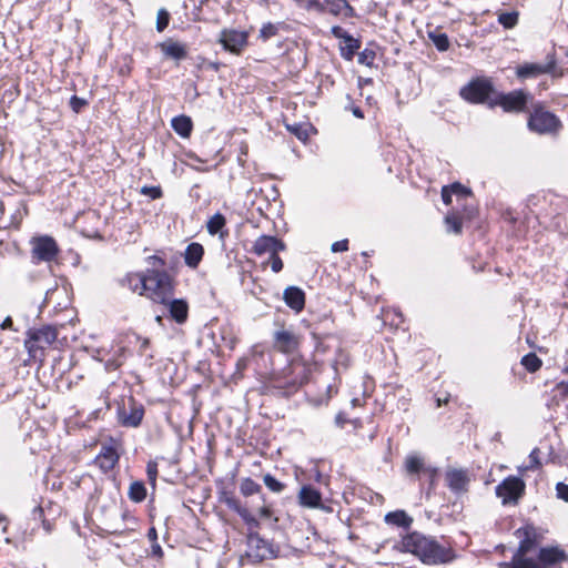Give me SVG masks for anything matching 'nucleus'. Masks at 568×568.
Masks as SVG:
<instances>
[{
    "mask_svg": "<svg viewBox=\"0 0 568 568\" xmlns=\"http://www.w3.org/2000/svg\"><path fill=\"white\" fill-rule=\"evenodd\" d=\"M154 267L164 266V261L159 256H150ZM121 284L128 286L132 292L146 296L155 303L165 304L172 294V283L165 271L150 268L145 272L126 274Z\"/></svg>",
    "mask_w": 568,
    "mask_h": 568,
    "instance_id": "nucleus-1",
    "label": "nucleus"
},
{
    "mask_svg": "<svg viewBox=\"0 0 568 568\" xmlns=\"http://www.w3.org/2000/svg\"><path fill=\"white\" fill-rule=\"evenodd\" d=\"M400 549L417 557L429 566L445 565L455 559V551L446 540H437L418 531L405 535L400 540Z\"/></svg>",
    "mask_w": 568,
    "mask_h": 568,
    "instance_id": "nucleus-2",
    "label": "nucleus"
},
{
    "mask_svg": "<svg viewBox=\"0 0 568 568\" xmlns=\"http://www.w3.org/2000/svg\"><path fill=\"white\" fill-rule=\"evenodd\" d=\"M27 335L24 346L29 355L36 358L39 351H44L55 342L58 329L54 326L45 325L40 328H30Z\"/></svg>",
    "mask_w": 568,
    "mask_h": 568,
    "instance_id": "nucleus-3",
    "label": "nucleus"
},
{
    "mask_svg": "<svg viewBox=\"0 0 568 568\" xmlns=\"http://www.w3.org/2000/svg\"><path fill=\"white\" fill-rule=\"evenodd\" d=\"M527 124L530 131L538 134L555 133L561 126L560 120L540 104L534 106Z\"/></svg>",
    "mask_w": 568,
    "mask_h": 568,
    "instance_id": "nucleus-4",
    "label": "nucleus"
},
{
    "mask_svg": "<svg viewBox=\"0 0 568 568\" xmlns=\"http://www.w3.org/2000/svg\"><path fill=\"white\" fill-rule=\"evenodd\" d=\"M495 90L489 79L477 78L470 81L467 85L462 88L460 95L471 103H487L493 102L491 95Z\"/></svg>",
    "mask_w": 568,
    "mask_h": 568,
    "instance_id": "nucleus-5",
    "label": "nucleus"
},
{
    "mask_svg": "<svg viewBox=\"0 0 568 568\" xmlns=\"http://www.w3.org/2000/svg\"><path fill=\"white\" fill-rule=\"evenodd\" d=\"M31 257L34 263H51L59 255V246L57 241L49 235L33 236L30 241Z\"/></svg>",
    "mask_w": 568,
    "mask_h": 568,
    "instance_id": "nucleus-6",
    "label": "nucleus"
},
{
    "mask_svg": "<svg viewBox=\"0 0 568 568\" xmlns=\"http://www.w3.org/2000/svg\"><path fill=\"white\" fill-rule=\"evenodd\" d=\"M525 488L526 485L521 478L508 476L496 486V495L501 498L503 505H516L525 494Z\"/></svg>",
    "mask_w": 568,
    "mask_h": 568,
    "instance_id": "nucleus-7",
    "label": "nucleus"
},
{
    "mask_svg": "<svg viewBox=\"0 0 568 568\" xmlns=\"http://www.w3.org/2000/svg\"><path fill=\"white\" fill-rule=\"evenodd\" d=\"M528 98L529 95L521 90L507 94L500 93L496 95L493 102H489V106L500 105L506 112H520L525 109Z\"/></svg>",
    "mask_w": 568,
    "mask_h": 568,
    "instance_id": "nucleus-8",
    "label": "nucleus"
},
{
    "mask_svg": "<svg viewBox=\"0 0 568 568\" xmlns=\"http://www.w3.org/2000/svg\"><path fill=\"white\" fill-rule=\"evenodd\" d=\"M219 42L226 51L239 55L247 45L248 32L235 29H223L220 33Z\"/></svg>",
    "mask_w": 568,
    "mask_h": 568,
    "instance_id": "nucleus-9",
    "label": "nucleus"
},
{
    "mask_svg": "<svg viewBox=\"0 0 568 568\" xmlns=\"http://www.w3.org/2000/svg\"><path fill=\"white\" fill-rule=\"evenodd\" d=\"M144 416V407L138 404L132 397L128 405L123 404L118 409L119 423L124 427L135 428L141 425Z\"/></svg>",
    "mask_w": 568,
    "mask_h": 568,
    "instance_id": "nucleus-10",
    "label": "nucleus"
},
{
    "mask_svg": "<svg viewBox=\"0 0 568 568\" xmlns=\"http://www.w3.org/2000/svg\"><path fill=\"white\" fill-rule=\"evenodd\" d=\"M247 556L255 561H262L268 557L275 556L273 546L261 538L258 534H250L247 536Z\"/></svg>",
    "mask_w": 568,
    "mask_h": 568,
    "instance_id": "nucleus-11",
    "label": "nucleus"
},
{
    "mask_svg": "<svg viewBox=\"0 0 568 568\" xmlns=\"http://www.w3.org/2000/svg\"><path fill=\"white\" fill-rule=\"evenodd\" d=\"M119 458L120 456L116 448V442L110 439L108 444L102 445L94 463L104 474H106L115 467Z\"/></svg>",
    "mask_w": 568,
    "mask_h": 568,
    "instance_id": "nucleus-12",
    "label": "nucleus"
},
{
    "mask_svg": "<svg viewBox=\"0 0 568 568\" xmlns=\"http://www.w3.org/2000/svg\"><path fill=\"white\" fill-rule=\"evenodd\" d=\"M515 535L520 538V541L514 554H535L538 545V535L536 528L532 525H526L518 528Z\"/></svg>",
    "mask_w": 568,
    "mask_h": 568,
    "instance_id": "nucleus-13",
    "label": "nucleus"
},
{
    "mask_svg": "<svg viewBox=\"0 0 568 568\" xmlns=\"http://www.w3.org/2000/svg\"><path fill=\"white\" fill-rule=\"evenodd\" d=\"M540 568H550L557 564L568 560V554L559 547H541L538 551Z\"/></svg>",
    "mask_w": 568,
    "mask_h": 568,
    "instance_id": "nucleus-14",
    "label": "nucleus"
},
{
    "mask_svg": "<svg viewBox=\"0 0 568 568\" xmlns=\"http://www.w3.org/2000/svg\"><path fill=\"white\" fill-rule=\"evenodd\" d=\"M300 504L304 507L308 508H320L326 513H331L332 508L329 506H325L322 503L321 493L311 485L303 486L298 494Z\"/></svg>",
    "mask_w": 568,
    "mask_h": 568,
    "instance_id": "nucleus-15",
    "label": "nucleus"
},
{
    "mask_svg": "<svg viewBox=\"0 0 568 568\" xmlns=\"http://www.w3.org/2000/svg\"><path fill=\"white\" fill-rule=\"evenodd\" d=\"M555 65L556 61L554 59H550L547 63H524L517 67L516 74L520 79L537 78L550 73Z\"/></svg>",
    "mask_w": 568,
    "mask_h": 568,
    "instance_id": "nucleus-16",
    "label": "nucleus"
},
{
    "mask_svg": "<svg viewBox=\"0 0 568 568\" xmlns=\"http://www.w3.org/2000/svg\"><path fill=\"white\" fill-rule=\"evenodd\" d=\"M285 250V244L275 236L262 235L253 244V252L256 255L278 253Z\"/></svg>",
    "mask_w": 568,
    "mask_h": 568,
    "instance_id": "nucleus-17",
    "label": "nucleus"
},
{
    "mask_svg": "<svg viewBox=\"0 0 568 568\" xmlns=\"http://www.w3.org/2000/svg\"><path fill=\"white\" fill-rule=\"evenodd\" d=\"M163 55L175 61L184 60L187 57V47L184 43L168 39L159 44Z\"/></svg>",
    "mask_w": 568,
    "mask_h": 568,
    "instance_id": "nucleus-18",
    "label": "nucleus"
},
{
    "mask_svg": "<svg viewBox=\"0 0 568 568\" xmlns=\"http://www.w3.org/2000/svg\"><path fill=\"white\" fill-rule=\"evenodd\" d=\"M538 555L536 554H514L510 561L499 564L500 568H540Z\"/></svg>",
    "mask_w": 568,
    "mask_h": 568,
    "instance_id": "nucleus-19",
    "label": "nucleus"
},
{
    "mask_svg": "<svg viewBox=\"0 0 568 568\" xmlns=\"http://www.w3.org/2000/svg\"><path fill=\"white\" fill-rule=\"evenodd\" d=\"M285 304L295 312H301L305 306V293L297 286H288L284 290Z\"/></svg>",
    "mask_w": 568,
    "mask_h": 568,
    "instance_id": "nucleus-20",
    "label": "nucleus"
},
{
    "mask_svg": "<svg viewBox=\"0 0 568 568\" xmlns=\"http://www.w3.org/2000/svg\"><path fill=\"white\" fill-rule=\"evenodd\" d=\"M274 345L282 353H291L297 347V338L286 329H280L274 333Z\"/></svg>",
    "mask_w": 568,
    "mask_h": 568,
    "instance_id": "nucleus-21",
    "label": "nucleus"
},
{
    "mask_svg": "<svg viewBox=\"0 0 568 568\" xmlns=\"http://www.w3.org/2000/svg\"><path fill=\"white\" fill-rule=\"evenodd\" d=\"M290 372L295 374V377L285 382L277 381L278 387H287L288 392H295L306 381V369L300 364H292L288 366Z\"/></svg>",
    "mask_w": 568,
    "mask_h": 568,
    "instance_id": "nucleus-22",
    "label": "nucleus"
},
{
    "mask_svg": "<svg viewBox=\"0 0 568 568\" xmlns=\"http://www.w3.org/2000/svg\"><path fill=\"white\" fill-rule=\"evenodd\" d=\"M405 470L409 475H416L420 471L429 473L430 477L433 478L436 475V469L425 467L424 458L416 455L410 454L405 458Z\"/></svg>",
    "mask_w": 568,
    "mask_h": 568,
    "instance_id": "nucleus-23",
    "label": "nucleus"
},
{
    "mask_svg": "<svg viewBox=\"0 0 568 568\" xmlns=\"http://www.w3.org/2000/svg\"><path fill=\"white\" fill-rule=\"evenodd\" d=\"M447 486L455 493L465 491L468 478L466 473L462 469H450L446 473Z\"/></svg>",
    "mask_w": 568,
    "mask_h": 568,
    "instance_id": "nucleus-24",
    "label": "nucleus"
},
{
    "mask_svg": "<svg viewBox=\"0 0 568 568\" xmlns=\"http://www.w3.org/2000/svg\"><path fill=\"white\" fill-rule=\"evenodd\" d=\"M204 255V247L197 242L190 243L184 252V263L190 268H196Z\"/></svg>",
    "mask_w": 568,
    "mask_h": 568,
    "instance_id": "nucleus-25",
    "label": "nucleus"
},
{
    "mask_svg": "<svg viewBox=\"0 0 568 568\" xmlns=\"http://www.w3.org/2000/svg\"><path fill=\"white\" fill-rule=\"evenodd\" d=\"M169 306L171 317L178 323L183 324L189 316V305L184 300H168L165 303Z\"/></svg>",
    "mask_w": 568,
    "mask_h": 568,
    "instance_id": "nucleus-26",
    "label": "nucleus"
},
{
    "mask_svg": "<svg viewBox=\"0 0 568 568\" xmlns=\"http://www.w3.org/2000/svg\"><path fill=\"white\" fill-rule=\"evenodd\" d=\"M173 130L182 138H189L192 132V121L186 115H179L172 119Z\"/></svg>",
    "mask_w": 568,
    "mask_h": 568,
    "instance_id": "nucleus-27",
    "label": "nucleus"
},
{
    "mask_svg": "<svg viewBox=\"0 0 568 568\" xmlns=\"http://www.w3.org/2000/svg\"><path fill=\"white\" fill-rule=\"evenodd\" d=\"M385 521L397 527L409 528L413 524V518L409 517L404 510H396L388 513L385 516Z\"/></svg>",
    "mask_w": 568,
    "mask_h": 568,
    "instance_id": "nucleus-28",
    "label": "nucleus"
},
{
    "mask_svg": "<svg viewBox=\"0 0 568 568\" xmlns=\"http://www.w3.org/2000/svg\"><path fill=\"white\" fill-rule=\"evenodd\" d=\"M329 12L334 16L343 14L344 17H353L354 9L346 0H338L327 3Z\"/></svg>",
    "mask_w": 568,
    "mask_h": 568,
    "instance_id": "nucleus-29",
    "label": "nucleus"
},
{
    "mask_svg": "<svg viewBox=\"0 0 568 568\" xmlns=\"http://www.w3.org/2000/svg\"><path fill=\"white\" fill-rule=\"evenodd\" d=\"M359 48V40L353 38L352 36L345 37L344 45L341 48V54L344 59L352 60Z\"/></svg>",
    "mask_w": 568,
    "mask_h": 568,
    "instance_id": "nucleus-30",
    "label": "nucleus"
},
{
    "mask_svg": "<svg viewBox=\"0 0 568 568\" xmlns=\"http://www.w3.org/2000/svg\"><path fill=\"white\" fill-rule=\"evenodd\" d=\"M428 38L432 40L436 49L440 52L447 51L449 48V39L446 33L437 30L428 31Z\"/></svg>",
    "mask_w": 568,
    "mask_h": 568,
    "instance_id": "nucleus-31",
    "label": "nucleus"
},
{
    "mask_svg": "<svg viewBox=\"0 0 568 568\" xmlns=\"http://www.w3.org/2000/svg\"><path fill=\"white\" fill-rule=\"evenodd\" d=\"M129 498L134 503H141L146 497V488L142 481H133L129 487Z\"/></svg>",
    "mask_w": 568,
    "mask_h": 568,
    "instance_id": "nucleus-32",
    "label": "nucleus"
},
{
    "mask_svg": "<svg viewBox=\"0 0 568 568\" xmlns=\"http://www.w3.org/2000/svg\"><path fill=\"white\" fill-rule=\"evenodd\" d=\"M225 217L221 213H215L206 223L207 232L215 235L225 226Z\"/></svg>",
    "mask_w": 568,
    "mask_h": 568,
    "instance_id": "nucleus-33",
    "label": "nucleus"
},
{
    "mask_svg": "<svg viewBox=\"0 0 568 568\" xmlns=\"http://www.w3.org/2000/svg\"><path fill=\"white\" fill-rule=\"evenodd\" d=\"M521 364L528 372L535 373L541 367L542 362L535 353H529L521 358Z\"/></svg>",
    "mask_w": 568,
    "mask_h": 568,
    "instance_id": "nucleus-34",
    "label": "nucleus"
},
{
    "mask_svg": "<svg viewBox=\"0 0 568 568\" xmlns=\"http://www.w3.org/2000/svg\"><path fill=\"white\" fill-rule=\"evenodd\" d=\"M519 13L517 11L501 12L498 14V22L505 29H513L518 23Z\"/></svg>",
    "mask_w": 568,
    "mask_h": 568,
    "instance_id": "nucleus-35",
    "label": "nucleus"
},
{
    "mask_svg": "<svg viewBox=\"0 0 568 568\" xmlns=\"http://www.w3.org/2000/svg\"><path fill=\"white\" fill-rule=\"evenodd\" d=\"M261 490V486L251 478H244L240 485V491L244 496H252Z\"/></svg>",
    "mask_w": 568,
    "mask_h": 568,
    "instance_id": "nucleus-36",
    "label": "nucleus"
},
{
    "mask_svg": "<svg viewBox=\"0 0 568 568\" xmlns=\"http://www.w3.org/2000/svg\"><path fill=\"white\" fill-rule=\"evenodd\" d=\"M278 32V26L272 22L264 23L260 29L258 38L263 41H267L271 38L275 37Z\"/></svg>",
    "mask_w": 568,
    "mask_h": 568,
    "instance_id": "nucleus-37",
    "label": "nucleus"
},
{
    "mask_svg": "<svg viewBox=\"0 0 568 568\" xmlns=\"http://www.w3.org/2000/svg\"><path fill=\"white\" fill-rule=\"evenodd\" d=\"M445 223L448 227V231H452L456 234L462 232V220L456 214H449L445 217Z\"/></svg>",
    "mask_w": 568,
    "mask_h": 568,
    "instance_id": "nucleus-38",
    "label": "nucleus"
},
{
    "mask_svg": "<svg viewBox=\"0 0 568 568\" xmlns=\"http://www.w3.org/2000/svg\"><path fill=\"white\" fill-rule=\"evenodd\" d=\"M263 481L265 486L273 493H281L284 489V484L278 481L275 477L270 474L264 475Z\"/></svg>",
    "mask_w": 568,
    "mask_h": 568,
    "instance_id": "nucleus-39",
    "label": "nucleus"
},
{
    "mask_svg": "<svg viewBox=\"0 0 568 568\" xmlns=\"http://www.w3.org/2000/svg\"><path fill=\"white\" fill-rule=\"evenodd\" d=\"M170 22V13L165 9H160L156 14V30L159 32L164 31V29L169 26Z\"/></svg>",
    "mask_w": 568,
    "mask_h": 568,
    "instance_id": "nucleus-40",
    "label": "nucleus"
},
{
    "mask_svg": "<svg viewBox=\"0 0 568 568\" xmlns=\"http://www.w3.org/2000/svg\"><path fill=\"white\" fill-rule=\"evenodd\" d=\"M375 52L371 49H365L358 54V63L364 65H372L375 60Z\"/></svg>",
    "mask_w": 568,
    "mask_h": 568,
    "instance_id": "nucleus-41",
    "label": "nucleus"
},
{
    "mask_svg": "<svg viewBox=\"0 0 568 568\" xmlns=\"http://www.w3.org/2000/svg\"><path fill=\"white\" fill-rule=\"evenodd\" d=\"M141 194L150 196L152 200H156V199L162 197L163 192H162L161 186H148V185H144L141 189Z\"/></svg>",
    "mask_w": 568,
    "mask_h": 568,
    "instance_id": "nucleus-42",
    "label": "nucleus"
},
{
    "mask_svg": "<svg viewBox=\"0 0 568 568\" xmlns=\"http://www.w3.org/2000/svg\"><path fill=\"white\" fill-rule=\"evenodd\" d=\"M88 104V101L78 95H72L70 99V108L75 112L80 113L81 110Z\"/></svg>",
    "mask_w": 568,
    "mask_h": 568,
    "instance_id": "nucleus-43",
    "label": "nucleus"
},
{
    "mask_svg": "<svg viewBox=\"0 0 568 568\" xmlns=\"http://www.w3.org/2000/svg\"><path fill=\"white\" fill-rule=\"evenodd\" d=\"M237 514L248 526L258 527L257 519L251 515V513L247 510V508L243 507Z\"/></svg>",
    "mask_w": 568,
    "mask_h": 568,
    "instance_id": "nucleus-44",
    "label": "nucleus"
},
{
    "mask_svg": "<svg viewBox=\"0 0 568 568\" xmlns=\"http://www.w3.org/2000/svg\"><path fill=\"white\" fill-rule=\"evenodd\" d=\"M237 514L248 526L258 527L257 519L251 515V513L247 510V508L243 507Z\"/></svg>",
    "mask_w": 568,
    "mask_h": 568,
    "instance_id": "nucleus-45",
    "label": "nucleus"
},
{
    "mask_svg": "<svg viewBox=\"0 0 568 568\" xmlns=\"http://www.w3.org/2000/svg\"><path fill=\"white\" fill-rule=\"evenodd\" d=\"M539 455H540L539 448H534L531 450V453L529 454L530 464L526 467L527 469H537L541 466Z\"/></svg>",
    "mask_w": 568,
    "mask_h": 568,
    "instance_id": "nucleus-46",
    "label": "nucleus"
},
{
    "mask_svg": "<svg viewBox=\"0 0 568 568\" xmlns=\"http://www.w3.org/2000/svg\"><path fill=\"white\" fill-rule=\"evenodd\" d=\"M268 262H270L271 268L274 273H278L283 270V261L278 256V253L271 254Z\"/></svg>",
    "mask_w": 568,
    "mask_h": 568,
    "instance_id": "nucleus-47",
    "label": "nucleus"
},
{
    "mask_svg": "<svg viewBox=\"0 0 568 568\" xmlns=\"http://www.w3.org/2000/svg\"><path fill=\"white\" fill-rule=\"evenodd\" d=\"M556 496L558 499L564 500L565 503H568V484L565 483H557L556 485Z\"/></svg>",
    "mask_w": 568,
    "mask_h": 568,
    "instance_id": "nucleus-48",
    "label": "nucleus"
},
{
    "mask_svg": "<svg viewBox=\"0 0 568 568\" xmlns=\"http://www.w3.org/2000/svg\"><path fill=\"white\" fill-rule=\"evenodd\" d=\"M449 189L453 191L454 194H456L458 196L470 195V190L457 182L449 185Z\"/></svg>",
    "mask_w": 568,
    "mask_h": 568,
    "instance_id": "nucleus-49",
    "label": "nucleus"
},
{
    "mask_svg": "<svg viewBox=\"0 0 568 568\" xmlns=\"http://www.w3.org/2000/svg\"><path fill=\"white\" fill-rule=\"evenodd\" d=\"M224 501H225L226 506L230 509L234 510L235 513H239L243 508L240 500L236 499L235 497H227V498H225Z\"/></svg>",
    "mask_w": 568,
    "mask_h": 568,
    "instance_id": "nucleus-50",
    "label": "nucleus"
},
{
    "mask_svg": "<svg viewBox=\"0 0 568 568\" xmlns=\"http://www.w3.org/2000/svg\"><path fill=\"white\" fill-rule=\"evenodd\" d=\"M331 250L333 252H345V251L348 250V241L347 240H342V241L334 242L332 244Z\"/></svg>",
    "mask_w": 568,
    "mask_h": 568,
    "instance_id": "nucleus-51",
    "label": "nucleus"
},
{
    "mask_svg": "<svg viewBox=\"0 0 568 568\" xmlns=\"http://www.w3.org/2000/svg\"><path fill=\"white\" fill-rule=\"evenodd\" d=\"M331 32H332V34L335 38H339V39H343V40H345V37H349L351 36L339 26H334L332 28Z\"/></svg>",
    "mask_w": 568,
    "mask_h": 568,
    "instance_id": "nucleus-52",
    "label": "nucleus"
},
{
    "mask_svg": "<svg viewBox=\"0 0 568 568\" xmlns=\"http://www.w3.org/2000/svg\"><path fill=\"white\" fill-rule=\"evenodd\" d=\"M452 194L453 191L449 189V186H444L443 190H442V200L443 202L448 205L452 203Z\"/></svg>",
    "mask_w": 568,
    "mask_h": 568,
    "instance_id": "nucleus-53",
    "label": "nucleus"
},
{
    "mask_svg": "<svg viewBox=\"0 0 568 568\" xmlns=\"http://www.w3.org/2000/svg\"><path fill=\"white\" fill-rule=\"evenodd\" d=\"M146 471H148V477H149V479H150L152 483H154V481H155V479H156V476H158L156 464H151V463H149V464H148Z\"/></svg>",
    "mask_w": 568,
    "mask_h": 568,
    "instance_id": "nucleus-54",
    "label": "nucleus"
},
{
    "mask_svg": "<svg viewBox=\"0 0 568 568\" xmlns=\"http://www.w3.org/2000/svg\"><path fill=\"white\" fill-rule=\"evenodd\" d=\"M307 9H314L322 12L324 11V4L318 0H310L307 2Z\"/></svg>",
    "mask_w": 568,
    "mask_h": 568,
    "instance_id": "nucleus-55",
    "label": "nucleus"
},
{
    "mask_svg": "<svg viewBox=\"0 0 568 568\" xmlns=\"http://www.w3.org/2000/svg\"><path fill=\"white\" fill-rule=\"evenodd\" d=\"M138 341L140 342L139 352L144 354L148 347L150 346V341L146 337L138 336Z\"/></svg>",
    "mask_w": 568,
    "mask_h": 568,
    "instance_id": "nucleus-56",
    "label": "nucleus"
},
{
    "mask_svg": "<svg viewBox=\"0 0 568 568\" xmlns=\"http://www.w3.org/2000/svg\"><path fill=\"white\" fill-rule=\"evenodd\" d=\"M346 417L343 413H338L336 416H335V424L338 426V427H344V425L346 424Z\"/></svg>",
    "mask_w": 568,
    "mask_h": 568,
    "instance_id": "nucleus-57",
    "label": "nucleus"
},
{
    "mask_svg": "<svg viewBox=\"0 0 568 568\" xmlns=\"http://www.w3.org/2000/svg\"><path fill=\"white\" fill-rule=\"evenodd\" d=\"M13 322L10 316H7L3 322L0 324L1 329H10L12 328Z\"/></svg>",
    "mask_w": 568,
    "mask_h": 568,
    "instance_id": "nucleus-58",
    "label": "nucleus"
},
{
    "mask_svg": "<svg viewBox=\"0 0 568 568\" xmlns=\"http://www.w3.org/2000/svg\"><path fill=\"white\" fill-rule=\"evenodd\" d=\"M557 388L562 395H568V381L559 383Z\"/></svg>",
    "mask_w": 568,
    "mask_h": 568,
    "instance_id": "nucleus-59",
    "label": "nucleus"
},
{
    "mask_svg": "<svg viewBox=\"0 0 568 568\" xmlns=\"http://www.w3.org/2000/svg\"><path fill=\"white\" fill-rule=\"evenodd\" d=\"M258 513L262 518H270L272 515V511L267 507H262Z\"/></svg>",
    "mask_w": 568,
    "mask_h": 568,
    "instance_id": "nucleus-60",
    "label": "nucleus"
},
{
    "mask_svg": "<svg viewBox=\"0 0 568 568\" xmlns=\"http://www.w3.org/2000/svg\"><path fill=\"white\" fill-rule=\"evenodd\" d=\"M287 129L293 132L298 139H303V133L300 131L297 126L287 125Z\"/></svg>",
    "mask_w": 568,
    "mask_h": 568,
    "instance_id": "nucleus-61",
    "label": "nucleus"
},
{
    "mask_svg": "<svg viewBox=\"0 0 568 568\" xmlns=\"http://www.w3.org/2000/svg\"><path fill=\"white\" fill-rule=\"evenodd\" d=\"M152 552H153V555H155V556H159V557H160V556H162V548H161V546H160V545H158V544H156V545H153V546H152Z\"/></svg>",
    "mask_w": 568,
    "mask_h": 568,
    "instance_id": "nucleus-62",
    "label": "nucleus"
},
{
    "mask_svg": "<svg viewBox=\"0 0 568 568\" xmlns=\"http://www.w3.org/2000/svg\"><path fill=\"white\" fill-rule=\"evenodd\" d=\"M352 112L358 119H363L364 118L363 111L359 108H357V106L353 108Z\"/></svg>",
    "mask_w": 568,
    "mask_h": 568,
    "instance_id": "nucleus-63",
    "label": "nucleus"
},
{
    "mask_svg": "<svg viewBox=\"0 0 568 568\" xmlns=\"http://www.w3.org/2000/svg\"><path fill=\"white\" fill-rule=\"evenodd\" d=\"M33 514L38 515L39 517H42L43 509L41 507H36L34 510H33Z\"/></svg>",
    "mask_w": 568,
    "mask_h": 568,
    "instance_id": "nucleus-64",
    "label": "nucleus"
}]
</instances>
